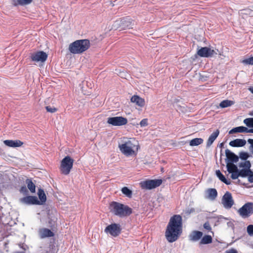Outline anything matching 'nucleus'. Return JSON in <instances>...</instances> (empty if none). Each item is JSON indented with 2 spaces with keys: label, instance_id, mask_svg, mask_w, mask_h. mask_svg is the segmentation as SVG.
Segmentation results:
<instances>
[{
  "label": "nucleus",
  "instance_id": "obj_1",
  "mask_svg": "<svg viewBox=\"0 0 253 253\" xmlns=\"http://www.w3.org/2000/svg\"><path fill=\"white\" fill-rule=\"evenodd\" d=\"M182 232V218L175 215L170 219L166 231V237L170 243L175 241Z\"/></svg>",
  "mask_w": 253,
  "mask_h": 253
},
{
  "label": "nucleus",
  "instance_id": "obj_2",
  "mask_svg": "<svg viewBox=\"0 0 253 253\" xmlns=\"http://www.w3.org/2000/svg\"><path fill=\"white\" fill-rule=\"evenodd\" d=\"M138 143L134 138L124 137L119 142L121 152L127 157L136 156L138 150Z\"/></svg>",
  "mask_w": 253,
  "mask_h": 253
},
{
  "label": "nucleus",
  "instance_id": "obj_3",
  "mask_svg": "<svg viewBox=\"0 0 253 253\" xmlns=\"http://www.w3.org/2000/svg\"><path fill=\"white\" fill-rule=\"evenodd\" d=\"M109 209L113 213L121 217L129 215L131 213V209L128 206L116 202L110 203Z\"/></svg>",
  "mask_w": 253,
  "mask_h": 253
},
{
  "label": "nucleus",
  "instance_id": "obj_4",
  "mask_svg": "<svg viewBox=\"0 0 253 253\" xmlns=\"http://www.w3.org/2000/svg\"><path fill=\"white\" fill-rule=\"evenodd\" d=\"M90 46V42L87 40H77L70 44V51L73 54H80L86 50Z\"/></svg>",
  "mask_w": 253,
  "mask_h": 253
},
{
  "label": "nucleus",
  "instance_id": "obj_5",
  "mask_svg": "<svg viewBox=\"0 0 253 253\" xmlns=\"http://www.w3.org/2000/svg\"><path fill=\"white\" fill-rule=\"evenodd\" d=\"M74 160L69 156L65 157L61 162L60 169L62 174H68L72 169Z\"/></svg>",
  "mask_w": 253,
  "mask_h": 253
},
{
  "label": "nucleus",
  "instance_id": "obj_6",
  "mask_svg": "<svg viewBox=\"0 0 253 253\" xmlns=\"http://www.w3.org/2000/svg\"><path fill=\"white\" fill-rule=\"evenodd\" d=\"M237 212L243 218L249 217L253 214V203H246L238 210Z\"/></svg>",
  "mask_w": 253,
  "mask_h": 253
},
{
  "label": "nucleus",
  "instance_id": "obj_7",
  "mask_svg": "<svg viewBox=\"0 0 253 253\" xmlns=\"http://www.w3.org/2000/svg\"><path fill=\"white\" fill-rule=\"evenodd\" d=\"M128 121L126 118L121 116L109 117L107 119V123L113 126H120L126 125Z\"/></svg>",
  "mask_w": 253,
  "mask_h": 253
},
{
  "label": "nucleus",
  "instance_id": "obj_8",
  "mask_svg": "<svg viewBox=\"0 0 253 253\" xmlns=\"http://www.w3.org/2000/svg\"><path fill=\"white\" fill-rule=\"evenodd\" d=\"M162 183L161 179L147 180L140 183L142 189H152L159 186Z\"/></svg>",
  "mask_w": 253,
  "mask_h": 253
},
{
  "label": "nucleus",
  "instance_id": "obj_9",
  "mask_svg": "<svg viewBox=\"0 0 253 253\" xmlns=\"http://www.w3.org/2000/svg\"><path fill=\"white\" fill-rule=\"evenodd\" d=\"M221 203L223 207L227 210L230 209L234 204V201L231 194L226 192L222 196Z\"/></svg>",
  "mask_w": 253,
  "mask_h": 253
},
{
  "label": "nucleus",
  "instance_id": "obj_10",
  "mask_svg": "<svg viewBox=\"0 0 253 253\" xmlns=\"http://www.w3.org/2000/svg\"><path fill=\"white\" fill-rule=\"evenodd\" d=\"M197 54L201 57H210L217 54V52L215 50L211 48L204 47L198 50Z\"/></svg>",
  "mask_w": 253,
  "mask_h": 253
},
{
  "label": "nucleus",
  "instance_id": "obj_11",
  "mask_svg": "<svg viewBox=\"0 0 253 253\" xmlns=\"http://www.w3.org/2000/svg\"><path fill=\"white\" fill-rule=\"evenodd\" d=\"M105 232L107 234L116 237L121 232L120 226L117 224H112L108 225L105 229Z\"/></svg>",
  "mask_w": 253,
  "mask_h": 253
},
{
  "label": "nucleus",
  "instance_id": "obj_12",
  "mask_svg": "<svg viewBox=\"0 0 253 253\" xmlns=\"http://www.w3.org/2000/svg\"><path fill=\"white\" fill-rule=\"evenodd\" d=\"M31 58L33 61L43 62L46 60L47 55L43 51H38L32 53Z\"/></svg>",
  "mask_w": 253,
  "mask_h": 253
},
{
  "label": "nucleus",
  "instance_id": "obj_13",
  "mask_svg": "<svg viewBox=\"0 0 253 253\" xmlns=\"http://www.w3.org/2000/svg\"><path fill=\"white\" fill-rule=\"evenodd\" d=\"M20 202L26 205H39L40 202L36 196H27L20 199Z\"/></svg>",
  "mask_w": 253,
  "mask_h": 253
},
{
  "label": "nucleus",
  "instance_id": "obj_14",
  "mask_svg": "<svg viewBox=\"0 0 253 253\" xmlns=\"http://www.w3.org/2000/svg\"><path fill=\"white\" fill-rule=\"evenodd\" d=\"M118 26H120L121 30L125 29L126 28H131V22L129 19L127 18L117 20L115 22L114 25V27L117 28Z\"/></svg>",
  "mask_w": 253,
  "mask_h": 253
},
{
  "label": "nucleus",
  "instance_id": "obj_15",
  "mask_svg": "<svg viewBox=\"0 0 253 253\" xmlns=\"http://www.w3.org/2000/svg\"><path fill=\"white\" fill-rule=\"evenodd\" d=\"M217 196V192L214 188L208 189L205 192V198L211 201H214Z\"/></svg>",
  "mask_w": 253,
  "mask_h": 253
},
{
  "label": "nucleus",
  "instance_id": "obj_16",
  "mask_svg": "<svg viewBox=\"0 0 253 253\" xmlns=\"http://www.w3.org/2000/svg\"><path fill=\"white\" fill-rule=\"evenodd\" d=\"M39 233L41 238L51 237L54 236V233L50 230L45 228L39 229Z\"/></svg>",
  "mask_w": 253,
  "mask_h": 253
},
{
  "label": "nucleus",
  "instance_id": "obj_17",
  "mask_svg": "<svg viewBox=\"0 0 253 253\" xmlns=\"http://www.w3.org/2000/svg\"><path fill=\"white\" fill-rule=\"evenodd\" d=\"M203 236V233L199 231H193L189 235V240L192 242H196L199 240Z\"/></svg>",
  "mask_w": 253,
  "mask_h": 253
},
{
  "label": "nucleus",
  "instance_id": "obj_18",
  "mask_svg": "<svg viewBox=\"0 0 253 253\" xmlns=\"http://www.w3.org/2000/svg\"><path fill=\"white\" fill-rule=\"evenodd\" d=\"M225 155L229 163H236L239 160L238 157L228 149L225 150Z\"/></svg>",
  "mask_w": 253,
  "mask_h": 253
},
{
  "label": "nucleus",
  "instance_id": "obj_19",
  "mask_svg": "<svg viewBox=\"0 0 253 253\" xmlns=\"http://www.w3.org/2000/svg\"><path fill=\"white\" fill-rule=\"evenodd\" d=\"M131 102L135 103L139 107H143L145 105V100L138 95H133L130 99Z\"/></svg>",
  "mask_w": 253,
  "mask_h": 253
},
{
  "label": "nucleus",
  "instance_id": "obj_20",
  "mask_svg": "<svg viewBox=\"0 0 253 253\" xmlns=\"http://www.w3.org/2000/svg\"><path fill=\"white\" fill-rule=\"evenodd\" d=\"M4 144L10 147H17L21 146L23 143L20 140H6L3 141Z\"/></svg>",
  "mask_w": 253,
  "mask_h": 253
},
{
  "label": "nucleus",
  "instance_id": "obj_21",
  "mask_svg": "<svg viewBox=\"0 0 253 253\" xmlns=\"http://www.w3.org/2000/svg\"><path fill=\"white\" fill-rule=\"evenodd\" d=\"M246 144V141L242 139H236L229 142L230 146L235 147H243Z\"/></svg>",
  "mask_w": 253,
  "mask_h": 253
},
{
  "label": "nucleus",
  "instance_id": "obj_22",
  "mask_svg": "<svg viewBox=\"0 0 253 253\" xmlns=\"http://www.w3.org/2000/svg\"><path fill=\"white\" fill-rule=\"evenodd\" d=\"M237 132L248 133V128L245 126H240L234 127L230 130L229 133L232 134Z\"/></svg>",
  "mask_w": 253,
  "mask_h": 253
},
{
  "label": "nucleus",
  "instance_id": "obj_23",
  "mask_svg": "<svg viewBox=\"0 0 253 253\" xmlns=\"http://www.w3.org/2000/svg\"><path fill=\"white\" fill-rule=\"evenodd\" d=\"M219 130H216L210 136L207 143V146H210L212 144V143L214 142V141L215 140V139L219 135Z\"/></svg>",
  "mask_w": 253,
  "mask_h": 253
},
{
  "label": "nucleus",
  "instance_id": "obj_24",
  "mask_svg": "<svg viewBox=\"0 0 253 253\" xmlns=\"http://www.w3.org/2000/svg\"><path fill=\"white\" fill-rule=\"evenodd\" d=\"M38 195L40 199L39 205H42L46 200V197L44 191L41 189H39L38 192Z\"/></svg>",
  "mask_w": 253,
  "mask_h": 253
},
{
  "label": "nucleus",
  "instance_id": "obj_25",
  "mask_svg": "<svg viewBox=\"0 0 253 253\" xmlns=\"http://www.w3.org/2000/svg\"><path fill=\"white\" fill-rule=\"evenodd\" d=\"M212 239L210 235H205L201 239L200 242V245H205L210 244L212 242Z\"/></svg>",
  "mask_w": 253,
  "mask_h": 253
},
{
  "label": "nucleus",
  "instance_id": "obj_26",
  "mask_svg": "<svg viewBox=\"0 0 253 253\" xmlns=\"http://www.w3.org/2000/svg\"><path fill=\"white\" fill-rule=\"evenodd\" d=\"M32 0H14L13 4L16 6L18 5H25L31 3Z\"/></svg>",
  "mask_w": 253,
  "mask_h": 253
},
{
  "label": "nucleus",
  "instance_id": "obj_27",
  "mask_svg": "<svg viewBox=\"0 0 253 253\" xmlns=\"http://www.w3.org/2000/svg\"><path fill=\"white\" fill-rule=\"evenodd\" d=\"M227 171L229 173L238 171L237 167L232 163H227Z\"/></svg>",
  "mask_w": 253,
  "mask_h": 253
},
{
  "label": "nucleus",
  "instance_id": "obj_28",
  "mask_svg": "<svg viewBox=\"0 0 253 253\" xmlns=\"http://www.w3.org/2000/svg\"><path fill=\"white\" fill-rule=\"evenodd\" d=\"M216 176L219 178V179L222 181L223 182L225 183V184L229 185L230 184L231 182L230 180H227L224 176L221 173L219 170H216Z\"/></svg>",
  "mask_w": 253,
  "mask_h": 253
},
{
  "label": "nucleus",
  "instance_id": "obj_29",
  "mask_svg": "<svg viewBox=\"0 0 253 253\" xmlns=\"http://www.w3.org/2000/svg\"><path fill=\"white\" fill-rule=\"evenodd\" d=\"M239 14L242 16L243 18L244 17V15H250V16H253V10L249 9V8H246L240 10L239 11Z\"/></svg>",
  "mask_w": 253,
  "mask_h": 253
},
{
  "label": "nucleus",
  "instance_id": "obj_30",
  "mask_svg": "<svg viewBox=\"0 0 253 253\" xmlns=\"http://www.w3.org/2000/svg\"><path fill=\"white\" fill-rule=\"evenodd\" d=\"M204 140L201 138H196L192 139L189 142V145L191 146H198L203 142Z\"/></svg>",
  "mask_w": 253,
  "mask_h": 253
},
{
  "label": "nucleus",
  "instance_id": "obj_31",
  "mask_svg": "<svg viewBox=\"0 0 253 253\" xmlns=\"http://www.w3.org/2000/svg\"><path fill=\"white\" fill-rule=\"evenodd\" d=\"M234 104V102L231 100H225L221 101L219 104L221 108H226L232 106Z\"/></svg>",
  "mask_w": 253,
  "mask_h": 253
},
{
  "label": "nucleus",
  "instance_id": "obj_32",
  "mask_svg": "<svg viewBox=\"0 0 253 253\" xmlns=\"http://www.w3.org/2000/svg\"><path fill=\"white\" fill-rule=\"evenodd\" d=\"M26 183L27 185L28 189L31 191V192L35 193L36 186L35 184L32 181V180L31 179H28L26 180Z\"/></svg>",
  "mask_w": 253,
  "mask_h": 253
},
{
  "label": "nucleus",
  "instance_id": "obj_33",
  "mask_svg": "<svg viewBox=\"0 0 253 253\" xmlns=\"http://www.w3.org/2000/svg\"><path fill=\"white\" fill-rule=\"evenodd\" d=\"M240 168H243L244 169H250L251 167V163L248 161H244L239 164Z\"/></svg>",
  "mask_w": 253,
  "mask_h": 253
},
{
  "label": "nucleus",
  "instance_id": "obj_34",
  "mask_svg": "<svg viewBox=\"0 0 253 253\" xmlns=\"http://www.w3.org/2000/svg\"><path fill=\"white\" fill-rule=\"evenodd\" d=\"M244 123L248 126L253 127V118H247L244 120Z\"/></svg>",
  "mask_w": 253,
  "mask_h": 253
},
{
  "label": "nucleus",
  "instance_id": "obj_35",
  "mask_svg": "<svg viewBox=\"0 0 253 253\" xmlns=\"http://www.w3.org/2000/svg\"><path fill=\"white\" fill-rule=\"evenodd\" d=\"M122 192L124 195L128 197H130L131 196V191L126 187H124L122 189Z\"/></svg>",
  "mask_w": 253,
  "mask_h": 253
},
{
  "label": "nucleus",
  "instance_id": "obj_36",
  "mask_svg": "<svg viewBox=\"0 0 253 253\" xmlns=\"http://www.w3.org/2000/svg\"><path fill=\"white\" fill-rule=\"evenodd\" d=\"M240 176L242 177H246L249 175V173L251 172L250 169H241L239 172Z\"/></svg>",
  "mask_w": 253,
  "mask_h": 253
},
{
  "label": "nucleus",
  "instance_id": "obj_37",
  "mask_svg": "<svg viewBox=\"0 0 253 253\" xmlns=\"http://www.w3.org/2000/svg\"><path fill=\"white\" fill-rule=\"evenodd\" d=\"M242 62L246 65H253V56L243 60Z\"/></svg>",
  "mask_w": 253,
  "mask_h": 253
},
{
  "label": "nucleus",
  "instance_id": "obj_38",
  "mask_svg": "<svg viewBox=\"0 0 253 253\" xmlns=\"http://www.w3.org/2000/svg\"><path fill=\"white\" fill-rule=\"evenodd\" d=\"M247 231L250 236H253V225H249L247 227Z\"/></svg>",
  "mask_w": 253,
  "mask_h": 253
},
{
  "label": "nucleus",
  "instance_id": "obj_39",
  "mask_svg": "<svg viewBox=\"0 0 253 253\" xmlns=\"http://www.w3.org/2000/svg\"><path fill=\"white\" fill-rule=\"evenodd\" d=\"M141 127H145L148 126V119H143L141 121L139 124Z\"/></svg>",
  "mask_w": 253,
  "mask_h": 253
},
{
  "label": "nucleus",
  "instance_id": "obj_40",
  "mask_svg": "<svg viewBox=\"0 0 253 253\" xmlns=\"http://www.w3.org/2000/svg\"><path fill=\"white\" fill-rule=\"evenodd\" d=\"M231 173V177L233 179H236L240 176V174H239L238 170L237 171L234 172H232Z\"/></svg>",
  "mask_w": 253,
  "mask_h": 253
},
{
  "label": "nucleus",
  "instance_id": "obj_41",
  "mask_svg": "<svg viewBox=\"0 0 253 253\" xmlns=\"http://www.w3.org/2000/svg\"><path fill=\"white\" fill-rule=\"evenodd\" d=\"M45 108H46V111L50 113H54L57 110V109L55 107H51L49 106H46L45 107Z\"/></svg>",
  "mask_w": 253,
  "mask_h": 253
},
{
  "label": "nucleus",
  "instance_id": "obj_42",
  "mask_svg": "<svg viewBox=\"0 0 253 253\" xmlns=\"http://www.w3.org/2000/svg\"><path fill=\"white\" fill-rule=\"evenodd\" d=\"M225 253H238V252L235 249H230L226 250Z\"/></svg>",
  "mask_w": 253,
  "mask_h": 253
},
{
  "label": "nucleus",
  "instance_id": "obj_43",
  "mask_svg": "<svg viewBox=\"0 0 253 253\" xmlns=\"http://www.w3.org/2000/svg\"><path fill=\"white\" fill-rule=\"evenodd\" d=\"M20 192L22 193L23 194H27V190L25 186L22 187L20 189Z\"/></svg>",
  "mask_w": 253,
  "mask_h": 253
},
{
  "label": "nucleus",
  "instance_id": "obj_44",
  "mask_svg": "<svg viewBox=\"0 0 253 253\" xmlns=\"http://www.w3.org/2000/svg\"><path fill=\"white\" fill-rule=\"evenodd\" d=\"M204 227L208 230H211V226L210 225V224L208 223V222H206L204 224Z\"/></svg>",
  "mask_w": 253,
  "mask_h": 253
},
{
  "label": "nucleus",
  "instance_id": "obj_45",
  "mask_svg": "<svg viewBox=\"0 0 253 253\" xmlns=\"http://www.w3.org/2000/svg\"><path fill=\"white\" fill-rule=\"evenodd\" d=\"M219 219L220 220H221V221L222 219H224V220H228V219H227V218L224 217H223V216H220L219 217Z\"/></svg>",
  "mask_w": 253,
  "mask_h": 253
},
{
  "label": "nucleus",
  "instance_id": "obj_46",
  "mask_svg": "<svg viewBox=\"0 0 253 253\" xmlns=\"http://www.w3.org/2000/svg\"><path fill=\"white\" fill-rule=\"evenodd\" d=\"M241 157L243 159H246L247 158V154L246 153H244L243 154V155L241 156Z\"/></svg>",
  "mask_w": 253,
  "mask_h": 253
},
{
  "label": "nucleus",
  "instance_id": "obj_47",
  "mask_svg": "<svg viewBox=\"0 0 253 253\" xmlns=\"http://www.w3.org/2000/svg\"><path fill=\"white\" fill-rule=\"evenodd\" d=\"M249 90L253 94V87H250Z\"/></svg>",
  "mask_w": 253,
  "mask_h": 253
},
{
  "label": "nucleus",
  "instance_id": "obj_48",
  "mask_svg": "<svg viewBox=\"0 0 253 253\" xmlns=\"http://www.w3.org/2000/svg\"><path fill=\"white\" fill-rule=\"evenodd\" d=\"M248 133H253V128L252 129H248Z\"/></svg>",
  "mask_w": 253,
  "mask_h": 253
}]
</instances>
